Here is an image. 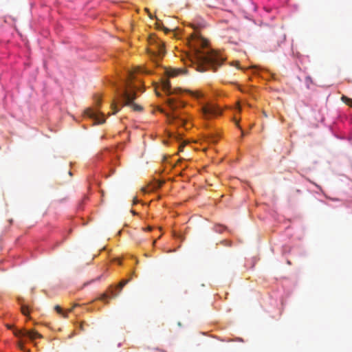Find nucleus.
<instances>
[{
	"mask_svg": "<svg viewBox=\"0 0 352 352\" xmlns=\"http://www.w3.org/2000/svg\"><path fill=\"white\" fill-rule=\"evenodd\" d=\"M167 116V120L168 121L169 123H176L177 125H179V126H184L185 124H186V121L182 119V118H180L179 117V115L173 113H167L166 115Z\"/></svg>",
	"mask_w": 352,
	"mask_h": 352,
	"instance_id": "7",
	"label": "nucleus"
},
{
	"mask_svg": "<svg viewBox=\"0 0 352 352\" xmlns=\"http://www.w3.org/2000/svg\"><path fill=\"white\" fill-rule=\"evenodd\" d=\"M263 114L265 117H266V118L267 117V115L265 111L263 112Z\"/></svg>",
	"mask_w": 352,
	"mask_h": 352,
	"instance_id": "24",
	"label": "nucleus"
},
{
	"mask_svg": "<svg viewBox=\"0 0 352 352\" xmlns=\"http://www.w3.org/2000/svg\"><path fill=\"white\" fill-rule=\"evenodd\" d=\"M193 52L192 62L198 72H204L209 69L216 71L223 62V58L208 47V41L200 36L193 34L188 41Z\"/></svg>",
	"mask_w": 352,
	"mask_h": 352,
	"instance_id": "1",
	"label": "nucleus"
},
{
	"mask_svg": "<svg viewBox=\"0 0 352 352\" xmlns=\"http://www.w3.org/2000/svg\"><path fill=\"white\" fill-rule=\"evenodd\" d=\"M184 147V145H180V146H179V151H183Z\"/></svg>",
	"mask_w": 352,
	"mask_h": 352,
	"instance_id": "22",
	"label": "nucleus"
},
{
	"mask_svg": "<svg viewBox=\"0 0 352 352\" xmlns=\"http://www.w3.org/2000/svg\"><path fill=\"white\" fill-rule=\"evenodd\" d=\"M109 292L111 296V298H116L117 296H118V294L115 293L114 292V290L112 287V286H111L109 289Z\"/></svg>",
	"mask_w": 352,
	"mask_h": 352,
	"instance_id": "16",
	"label": "nucleus"
},
{
	"mask_svg": "<svg viewBox=\"0 0 352 352\" xmlns=\"http://www.w3.org/2000/svg\"><path fill=\"white\" fill-rule=\"evenodd\" d=\"M235 124H236V125L239 129H241V126H239V122H238V121H236Z\"/></svg>",
	"mask_w": 352,
	"mask_h": 352,
	"instance_id": "23",
	"label": "nucleus"
},
{
	"mask_svg": "<svg viewBox=\"0 0 352 352\" xmlns=\"http://www.w3.org/2000/svg\"><path fill=\"white\" fill-rule=\"evenodd\" d=\"M148 230H151V228L148 227Z\"/></svg>",
	"mask_w": 352,
	"mask_h": 352,
	"instance_id": "27",
	"label": "nucleus"
},
{
	"mask_svg": "<svg viewBox=\"0 0 352 352\" xmlns=\"http://www.w3.org/2000/svg\"><path fill=\"white\" fill-rule=\"evenodd\" d=\"M111 107L113 109V112L112 113L113 114H115L116 113H117L118 111V110L116 109V102H113L112 103Z\"/></svg>",
	"mask_w": 352,
	"mask_h": 352,
	"instance_id": "20",
	"label": "nucleus"
},
{
	"mask_svg": "<svg viewBox=\"0 0 352 352\" xmlns=\"http://www.w3.org/2000/svg\"><path fill=\"white\" fill-rule=\"evenodd\" d=\"M85 114L87 117L93 119L94 122L97 124H102L105 122L103 113L98 110L87 109L85 110Z\"/></svg>",
	"mask_w": 352,
	"mask_h": 352,
	"instance_id": "5",
	"label": "nucleus"
},
{
	"mask_svg": "<svg viewBox=\"0 0 352 352\" xmlns=\"http://www.w3.org/2000/svg\"><path fill=\"white\" fill-rule=\"evenodd\" d=\"M14 334L16 337H28L31 340L41 338V335L34 331H27L25 329H14Z\"/></svg>",
	"mask_w": 352,
	"mask_h": 352,
	"instance_id": "6",
	"label": "nucleus"
},
{
	"mask_svg": "<svg viewBox=\"0 0 352 352\" xmlns=\"http://www.w3.org/2000/svg\"><path fill=\"white\" fill-rule=\"evenodd\" d=\"M133 78V73L129 72L128 79L124 81L123 87L118 88L117 92L122 106H129L134 111H142V107L133 102L136 97L135 90L138 89L132 82Z\"/></svg>",
	"mask_w": 352,
	"mask_h": 352,
	"instance_id": "2",
	"label": "nucleus"
},
{
	"mask_svg": "<svg viewBox=\"0 0 352 352\" xmlns=\"http://www.w3.org/2000/svg\"><path fill=\"white\" fill-rule=\"evenodd\" d=\"M168 107L173 111H175L177 109L184 107V102L182 101H177L174 98H168L166 101Z\"/></svg>",
	"mask_w": 352,
	"mask_h": 352,
	"instance_id": "8",
	"label": "nucleus"
},
{
	"mask_svg": "<svg viewBox=\"0 0 352 352\" xmlns=\"http://www.w3.org/2000/svg\"><path fill=\"white\" fill-rule=\"evenodd\" d=\"M148 42L152 47V48L149 50V53H151V57L155 58V61H157V60L162 58L165 54L164 45L155 36H151Z\"/></svg>",
	"mask_w": 352,
	"mask_h": 352,
	"instance_id": "3",
	"label": "nucleus"
},
{
	"mask_svg": "<svg viewBox=\"0 0 352 352\" xmlns=\"http://www.w3.org/2000/svg\"><path fill=\"white\" fill-rule=\"evenodd\" d=\"M184 72L182 69L168 68L166 69L165 72L167 76L175 77L182 74Z\"/></svg>",
	"mask_w": 352,
	"mask_h": 352,
	"instance_id": "9",
	"label": "nucleus"
},
{
	"mask_svg": "<svg viewBox=\"0 0 352 352\" xmlns=\"http://www.w3.org/2000/svg\"><path fill=\"white\" fill-rule=\"evenodd\" d=\"M202 113L205 118L210 119L221 114V110L214 104H207L202 107Z\"/></svg>",
	"mask_w": 352,
	"mask_h": 352,
	"instance_id": "4",
	"label": "nucleus"
},
{
	"mask_svg": "<svg viewBox=\"0 0 352 352\" xmlns=\"http://www.w3.org/2000/svg\"><path fill=\"white\" fill-rule=\"evenodd\" d=\"M130 278L129 279H124L120 282V283L118 285L117 287L121 290L124 285H126L129 281Z\"/></svg>",
	"mask_w": 352,
	"mask_h": 352,
	"instance_id": "15",
	"label": "nucleus"
},
{
	"mask_svg": "<svg viewBox=\"0 0 352 352\" xmlns=\"http://www.w3.org/2000/svg\"><path fill=\"white\" fill-rule=\"evenodd\" d=\"M148 16L150 18H152L151 14L148 12Z\"/></svg>",
	"mask_w": 352,
	"mask_h": 352,
	"instance_id": "26",
	"label": "nucleus"
},
{
	"mask_svg": "<svg viewBox=\"0 0 352 352\" xmlns=\"http://www.w3.org/2000/svg\"><path fill=\"white\" fill-rule=\"evenodd\" d=\"M18 302L21 304V310L24 316L29 315V307L23 304L24 299L21 297H19L17 299Z\"/></svg>",
	"mask_w": 352,
	"mask_h": 352,
	"instance_id": "12",
	"label": "nucleus"
},
{
	"mask_svg": "<svg viewBox=\"0 0 352 352\" xmlns=\"http://www.w3.org/2000/svg\"><path fill=\"white\" fill-rule=\"evenodd\" d=\"M78 304H74V306L69 309L66 312H63L62 308L59 305H56L54 309L60 314H62L64 318H67V312H72L74 309L76 307H78Z\"/></svg>",
	"mask_w": 352,
	"mask_h": 352,
	"instance_id": "11",
	"label": "nucleus"
},
{
	"mask_svg": "<svg viewBox=\"0 0 352 352\" xmlns=\"http://www.w3.org/2000/svg\"><path fill=\"white\" fill-rule=\"evenodd\" d=\"M109 297V296L107 294H102L100 297L99 298V300L102 301H105L106 303H108V301H106V299Z\"/></svg>",
	"mask_w": 352,
	"mask_h": 352,
	"instance_id": "17",
	"label": "nucleus"
},
{
	"mask_svg": "<svg viewBox=\"0 0 352 352\" xmlns=\"http://www.w3.org/2000/svg\"><path fill=\"white\" fill-rule=\"evenodd\" d=\"M188 92L193 97L196 98H200L203 96V94L199 91H190L188 90Z\"/></svg>",
	"mask_w": 352,
	"mask_h": 352,
	"instance_id": "13",
	"label": "nucleus"
},
{
	"mask_svg": "<svg viewBox=\"0 0 352 352\" xmlns=\"http://www.w3.org/2000/svg\"><path fill=\"white\" fill-rule=\"evenodd\" d=\"M79 328L81 331H84L85 329H84V327H83V322H82L80 326H79Z\"/></svg>",
	"mask_w": 352,
	"mask_h": 352,
	"instance_id": "21",
	"label": "nucleus"
},
{
	"mask_svg": "<svg viewBox=\"0 0 352 352\" xmlns=\"http://www.w3.org/2000/svg\"><path fill=\"white\" fill-rule=\"evenodd\" d=\"M157 28L163 29L165 32L168 31V29L166 28L162 23H156Z\"/></svg>",
	"mask_w": 352,
	"mask_h": 352,
	"instance_id": "19",
	"label": "nucleus"
},
{
	"mask_svg": "<svg viewBox=\"0 0 352 352\" xmlns=\"http://www.w3.org/2000/svg\"><path fill=\"white\" fill-rule=\"evenodd\" d=\"M341 99H342V101L344 102L346 104L352 107V99L351 98H349L345 96H342Z\"/></svg>",
	"mask_w": 352,
	"mask_h": 352,
	"instance_id": "14",
	"label": "nucleus"
},
{
	"mask_svg": "<svg viewBox=\"0 0 352 352\" xmlns=\"http://www.w3.org/2000/svg\"><path fill=\"white\" fill-rule=\"evenodd\" d=\"M8 328V329H12V326L11 325H7Z\"/></svg>",
	"mask_w": 352,
	"mask_h": 352,
	"instance_id": "25",
	"label": "nucleus"
},
{
	"mask_svg": "<svg viewBox=\"0 0 352 352\" xmlns=\"http://www.w3.org/2000/svg\"><path fill=\"white\" fill-rule=\"evenodd\" d=\"M18 346L19 348L21 350V351H23L25 352H29V351H28L25 347L24 346V344L23 343H22L21 342H19V344H18Z\"/></svg>",
	"mask_w": 352,
	"mask_h": 352,
	"instance_id": "18",
	"label": "nucleus"
},
{
	"mask_svg": "<svg viewBox=\"0 0 352 352\" xmlns=\"http://www.w3.org/2000/svg\"><path fill=\"white\" fill-rule=\"evenodd\" d=\"M162 87L163 91L167 94L170 95L175 92L172 91L170 82L167 79H164L162 82Z\"/></svg>",
	"mask_w": 352,
	"mask_h": 352,
	"instance_id": "10",
	"label": "nucleus"
}]
</instances>
